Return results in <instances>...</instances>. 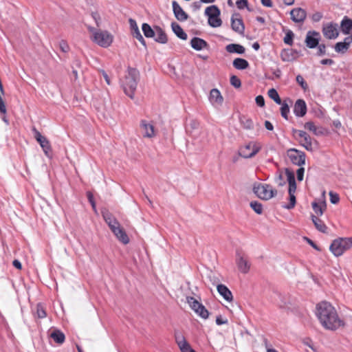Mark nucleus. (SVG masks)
<instances>
[{
  "label": "nucleus",
  "mask_w": 352,
  "mask_h": 352,
  "mask_svg": "<svg viewBox=\"0 0 352 352\" xmlns=\"http://www.w3.org/2000/svg\"><path fill=\"white\" fill-rule=\"evenodd\" d=\"M316 309V315L325 329L336 330L344 325V322L339 318L336 310L329 302L323 301L318 303Z\"/></svg>",
  "instance_id": "nucleus-1"
},
{
  "label": "nucleus",
  "mask_w": 352,
  "mask_h": 352,
  "mask_svg": "<svg viewBox=\"0 0 352 352\" xmlns=\"http://www.w3.org/2000/svg\"><path fill=\"white\" fill-rule=\"evenodd\" d=\"M140 80V72L136 68L129 67L127 75L123 82L122 87L126 95L133 98L138 82Z\"/></svg>",
  "instance_id": "nucleus-2"
},
{
  "label": "nucleus",
  "mask_w": 352,
  "mask_h": 352,
  "mask_svg": "<svg viewBox=\"0 0 352 352\" xmlns=\"http://www.w3.org/2000/svg\"><path fill=\"white\" fill-rule=\"evenodd\" d=\"M89 32L93 34V41L102 47H108L113 42V36L107 30H96L95 28L89 26Z\"/></svg>",
  "instance_id": "nucleus-3"
},
{
  "label": "nucleus",
  "mask_w": 352,
  "mask_h": 352,
  "mask_svg": "<svg viewBox=\"0 0 352 352\" xmlns=\"http://www.w3.org/2000/svg\"><path fill=\"white\" fill-rule=\"evenodd\" d=\"M352 247V238H338L333 240L329 247L330 251L335 256H340Z\"/></svg>",
  "instance_id": "nucleus-4"
},
{
  "label": "nucleus",
  "mask_w": 352,
  "mask_h": 352,
  "mask_svg": "<svg viewBox=\"0 0 352 352\" xmlns=\"http://www.w3.org/2000/svg\"><path fill=\"white\" fill-rule=\"evenodd\" d=\"M253 192L258 197L263 200H269L277 195V190L273 189L270 184L255 183L253 186Z\"/></svg>",
  "instance_id": "nucleus-5"
},
{
  "label": "nucleus",
  "mask_w": 352,
  "mask_h": 352,
  "mask_svg": "<svg viewBox=\"0 0 352 352\" xmlns=\"http://www.w3.org/2000/svg\"><path fill=\"white\" fill-rule=\"evenodd\" d=\"M287 156L294 165L302 166L305 164L306 155L302 151L290 148L287 150Z\"/></svg>",
  "instance_id": "nucleus-6"
},
{
  "label": "nucleus",
  "mask_w": 352,
  "mask_h": 352,
  "mask_svg": "<svg viewBox=\"0 0 352 352\" xmlns=\"http://www.w3.org/2000/svg\"><path fill=\"white\" fill-rule=\"evenodd\" d=\"M32 132L34 138L39 143L45 155L49 157H51L52 149L50 141L46 137L42 135L35 127H33Z\"/></svg>",
  "instance_id": "nucleus-7"
},
{
  "label": "nucleus",
  "mask_w": 352,
  "mask_h": 352,
  "mask_svg": "<svg viewBox=\"0 0 352 352\" xmlns=\"http://www.w3.org/2000/svg\"><path fill=\"white\" fill-rule=\"evenodd\" d=\"M292 133L294 135L298 134V137L301 138V140H298L300 146H303L308 151H313L312 138L307 132L293 129Z\"/></svg>",
  "instance_id": "nucleus-8"
},
{
  "label": "nucleus",
  "mask_w": 352,
  "mask_h": 352,
  "mask_svg": "<svg viewBox=\"0 0 352 352\" xmlns=\"http://www.w3.org/2000/svg\"><path fill=\"white\" fill-rule=\"evenodd\" d=\"M322 34L327 39H335L339 36L338 25L336 23H327L323 24Z\"/></svg>",
  "instance_id": "nucleus-9"
},
{
  "label": "nucleus",
  "mask_w": 352,
  "mask_h": 352,
  "mask_svg": "<svg viewBox=\"0 0 352 352\" xmlns=\"http://www.w3.org/2000/svg\"><path fill=\"white\" fill-rule=\"evenodd\" d=\"M230 20L232 30L241 35H244L245 25L241 14L238 12L232 14Z\"/></svg>",
  "instance_id": "nucleus-10"
},
{
  "label": "nucleus",
  "mask_w": 352,
  "mask_h": 352,
  "mask_svg": "<svg viewBox=\"0 0 352 352\" xmlns=\"http://www.w3.org/2000/svg\"><path fill=\"white\" fill-rule=\"evenodd\" d=\"M321 36L320 32L315 30H310L308 31L306 34L305 43L308 48L314 49L318 45Z\"/></svg>",
  "instance_id": "nucleus-11"
},
{
  "label": "nucleus",
  "mask_w": 352,
  "mask_h": 352,
  "mask_svg": "<svg viewBox=\"0 0 352 352\" xmlns=\"http://www.w3.org/2000/svg\"><path fill=\"white\" fill-rule=\"evenodd\" d=\"M260 150L259 147L249 143L239 149V155L244 158H250L254 156Z\"/></svg>",
  "instance_id": "nucleus-12"
},
{
  "label": "nucleus",
  "mask_w": 352,
  "mask_h": 352,
  "mask_svg": "<svg viewBox=\"0 0 352 352\" xmlns=\"http://www.w3.org/2000/svg\"><path fill=\"white\" fill-rule=\"evenodd\" d=\"M290 15L294 22L302 23L307 17V12L301 8H296L291 10Z\"/></svg>",
  "instance_id": "nucleus-13"
},
{
  "label": "nucleus",
  "mask_w": 352,
  "mask_h": 352,
  "mask_svg": "<svg viewBox=\"0 0 352 352\" xmlns=\"http://www.w3.org/2000/svg\"><path fill=\"white\" fill-rule=\"evenodd\" d=\"M236 263L238 269L243 274H247L250 269V264L248 263L239 252H236Z\"/></svg>",
  "instance_id": "nucleus-14"
},
{
  "label": "nucleus",
  "mask_w": 352,
  "mask_h": 352,
  "mask_svg": "<svg viewBox=\"0 0 352 352\" xmlns=\"http://www.w3.org/2000/svg\"><path fill=\"white\" fill-rule=\"evenodd\" d=\"M173 12L175 18L179 21H185L188 19V14L184 11L176 1L172 2Z\"/></svg>",
  "instance_id": "nucleus-15"
},
{
  "label": "nucleus",
  "mask_w": 352,
  "mask_h": 352,
  "mask_svg": "<svg viewBox=\"0 0 352 352\" xmlns=\"http://www.w3.org/2000/svg\"><path fill=\"white\" fill-rule=\"evenodd\" d=\"M307 104L304 100L298 99L294 107V113L297 117H303L307 113Z\"/></svg>",
  "instance_id": "nucleus-16"
},
{
  "label": "nucleus",
  "mask_w": 352,
  "mask_h": 352,
  "mask_svg": "<svg viewBox=\"0 0 352 352\" xmlns=\"http://www.w3.org/2000/svg\"><path fill=\"white\" fill-rule=\"evenodd\" d=\"M111 232L122 243L127 244L129 243V238L128 237L124 230L120 227V225L118 226V227L116 226V228H111Z\"/></svg>",
  "instance_id": "nucleus-17"
},
{
  "label": "nucleus",
  "mask_w": 352,
  "mask_h": 352,
  "mask_svg": "<svg viewBox=\"0 0 352 352\" xmlns=\"http://www.w3.org/2000/svg\"><path fill=\"white\" fill-rule=\"evenodd\" d=\"M210 102L214 104L221 105L223 102V98L218 89H212L210 92Z\"/></svg>",
  "instance_id": "nucleus-18"
},
{
  "label": "nucleus",
  "mask_w": 352,
  "mask_h": 352,
  "mask_svg": "<svg viewBox=\"0 0 352 352\" xmlns=\"http://www.w3.org/2000/svg\"><path fill=\"white\" fill-rule=\"evenodd\" d=\"M153 38L155 42L161 44H166L168 42V36L164 30L157 25L155 26V37Z\"/></svg>",
  "instance_id": "nucleus-19"
},
{
  "label": "nucleus",
  "mask_w": 352,
  "mask_h": 352,
  "mask_svg": "<svg viewBox=\"0 0 352 352\" xmlns=\"http://www.w3.org/2000/svg\"><path fill=\"white\" fill-rule=\"evenodd\" d=\"M190 45L197 51L207 49L209 47L208 43L205 40L199 37H193L190 41Z\"/></svg>",
  "instance_id": "nucleus-20"
},
{
  "label": "nucleus",
  "mask_w": 352,
  "mask_h": 352,
  "mask_svg": "<svg viewBox=\"0 0 352 352\" xmlns=\"http://www.w3.org/2000/svg\"><path fill=\"white\" fill-rule=\"evenodd\" d=\"M340 28L342 34H349L352 30V19L347 16H344L340 22Z\"/></svg>",
  "instance_id": "nucleus-21"
},
{
  "label": "nucleus",
  "mask_w": 352,
  "mask_h": 352,
  "mask_svg": "<svg viewBox=\"0 0 352 352\" xmlns=\"http://www.w3.org/2000/svg\"><path fill=\"white\" fill-rule=\"evenodd\" d=\"M219 294L228 302L233 300V296L231 291L225 285L219 284L217 287Z\"/></svg>",
  "instance_id": "nucleus-22"
},
{
  "label": "nucleus",
  "mask_w": 352,
  "mask_h": 352,
  "mask_svg": "<svg viewBox=\"0 0 352 352\" xmlns=\"http://www.w3.org/2000/svg\"><path fill=\"white\" fill-rule=\"evenodd\" d=\"M299 52L296 50H283L281 52V58L283 61H291L298 56Z\"/></svg>",
  "instance_id": "nucleus-23"
},
{
  "label": "nucleus",
  "mask_w": 352,
  "mask_h": 352,
  "mask_svg": "<svg viewBox=\"0 0 352 352\" xmlns=\"http://www.w3.org/2000/svg\"><path fill=\"white\" fill-rule=\"evenodd\" d=\"M140 126L144 131V137L153 138L155 136L154 126L153 124L148 123L146 120H142Z\"/></svg>",
  "instance_id": "nucleus-24"
},
{
  "label": "nucleus",
  "mask_w": 352,
  "mask_h": 352,
  "mask_svg": "<svg viewBox=\"0 0 352 352\" xmlns=\"http://www.w3.org/2000/svg\"><path fill=\"white\" fill-rule=\"evenodd\" d=\"M226 50L229 53H235L238 54H243L245 51V49L243 45L236 43H231L226 45Z\"/></svg>",
  "instance_id": "nucleus-25"
},
{
  "label": "nucleus",
  "mask_w": 352,
  "mask_h": 352,
  "mask_svg": "<svg viewBox=\"0 0 352 352\" xmlns=\"http://www.w3.org/2000/svg\"><path fill=\"white\" fill-rule=\"evenodd\" d=\"M171 28L173 32L177 35V37L182 40H186L188 36L186 33L183 30L182 27L176 22H172Z\"/></svg>",
  "instance_id": "nucleus-26"
},
{
  "label": "nucleus",
  "mask_w": 352,
  "mask_h": 352,
  "mask_svg": "<svg viewBox=\"0 0 352 352\" xmlns=\"http://www.w3.org/2000/svg\"><path fill=\"white\" fill-rule=\"evenodd\" d=\"M233 67L239 70L246 69L249 67L248 61L242 58H236L232 62Z\"/></svg>",
  "instance_id": "nucleus-27"
},
{
  "label": "nucleus",
  "mask_w": 352,
  "mask_h": 352,
  "mask_svg": "<svg viewBox=\"0 0 352 352\" xmlns=\"http://www.w3.org/2000/svg\"><path fill=\"white\" fill-rule=\"evenodd\" d=\"M311 219H312V221H313L316 228L318 231H320L322 233L327 232V227L320 219H319L318 217H317L316 216H315L314 214H311Z\"/></svg>",
  "instance_id": "nucleus-28"
},
{
  "label": "nucleus",
  "mask_w": 352,
  "mask_h": 352,
  "mask_svg": "<svg viewBox=\"0 0 352 352\" xmlns=\"http://www.w3.org/2000/svg\"><path fill=\"white\" fill-rule=\"evenodd\" d=\"M305 129L311 131L316 135H324V131L322 128H318L316 126L314 123L311 121L305 122L304 125Z\"/></svg>",
  "instance_id": "nucleus-29"
},
{
  "label": "nucleus",
  "mask_w": 352,
  "mask_h": 352,
  "mask_svg": "<svg viewBox=\"0 0 352 352\" xmlns=\"http://www.w3.org/2000/svg\"><path fill=\"white\" fill-rule=\"evenodd\" d=\"M311 205L314 211L318 216H321L327 208L326 202L324 201H322L320 203L314 201Z\"/></svg>",
  "instance_id": "nucleus-30"
},
{
  "label": "nucleus",
  "mask_w": 352,
  "mask_h": 352,
  "mask_svg": "<svg viewBox=\"0 0 352 352\" xmlns=\"http://www.w3.org/2000/svg\"><path fill=\"white\" fill-rule=\"evenodd\" d=\"M51 338H53L54 342L58 344H61L65 342V334L60 330H54L50 335Z\"/></svg>",
  "instance_id": "nucleus-31"
},
{
  "label": "nucleus",
  "mask_w": 352,
  "mask_h": 352,
  "mask_svg": "<svg viewBox=\"0 0 352 352\" xmlns=\"http://www.w3.org/2000/svg\"><path fill=\"white\" fill-rule=\"evenodd\" d=\"M204 14L206 16H212L217 17L220 16L221 11L217 6L212 5L206 8Z\"/></svg>",
  "instance_id": "nucleus-32"
},
{
  "label": "nucleus",
  "mask_w": 352,
  "mask_h": 352,
  "mask_svg": "<svg viewBox=\"0 0 352 352\" xmlns=\"http://www.w3.org/2000/svg\"><path fill=\"white\" fill-rule=\"evenodd\" d=\"M142 30L146 38L155 37V28L153 29L149 24L144 23L142 25Z\"/></svg>",
  "instance_id": "nucleus-33"
},
{
  "label": "nucleus",
  "mask_w": 352,
  "mask_h": 352,
  "mask_svg": "<svg viewBox=\"0 0 352 352\" xmlns=\"http://www.w3.org/2000/svg\"><path fill=\"white\" fill-rule=\"evenodd\" d=\"M240 122L245 129L250 130L254 128L253 121L245 116L240 117Z\"/></svg>",
  "instance_id": "nucleus-34"
},
{
  "label": "nucleus",
  "mask_w": 352,
  "mask_h": 352,
  "mask_svg": "<svg viewBox=\"0 0 352 352\" xmlns=\"http://www.w3.org/2000/svg\"><path fill=\"white\" fill-rule=\"evenodd\" d=\"M268 96L273 100L276 104H282V100L278 94V91L272 88L268 90L267 92Z\"/></svg>",
  "instance_id": "nucleus-35"
},
{
  "label": "nucleus",
  "mask_w": 352,
  "mask_h": 352,
  "mask_svg": "<svg viewBox=\"0 0 352 352\" xmlns=\"http://www.w3.org/2000/svg\"><path fill=\"white\" fill-rule=\"evenodd\" d=\"M208 17V23L209 25L212 28L220 27L222 24V21L219 16H207Z\"/></svg>",
  "instance_id": "nucleus-36"
},
{
  "label": "nucleus",
  "mask_w": 352,
  "mask_h": 352,
  "mask_svg": "<svg viewBox=\"0 0 352 352\" xmlns=\"http://www.w3.org/2000/svg\"><path fill=\"white\" fill-rule=\"evenodd\" d=\"M195 313L204 319H207L209 316V311L202 304L196 309Z\"/></svg>",
  "instance_id": "nucleus-37"
},
{
  "label": "nucleus",
  "mask_w": 352,
  "mask_h": 352,
  "mask_svg": "<svg viewBox=\"0 0 352 352\" xmlns=\"http://www.w3.org/2000/svg\"><path fill=\"white\" fill-rule=\"evenodd\" d=\"M296 198L294 193H289V203L283 206L284 208L291 210L295 207Z\"/></svg>",
  "instance_id": "nucleus-38"
},
{
  "label": "nucleus",
  "mask_w": 352,
  "mask_h": 352,
  "mask_svg": "<svg viewBox=\"0 0 352 352\" xmlns=\"http://www.w3.org/2000/svg\"><path fill=\"white\" fill-rule=\"evenodd\" d=\"M349 47L344 42H338L334 45L335 51L338 53L344 54Z\"/></svg>",
  "instance_id": "nucleus-39"
},
{
  "label": "nucleus",
  "mask_w": 352,
  "mask_h": 352,
  "mask_svg": "<svg viewBox=\"0 0 352 352\" xmlns=\"http://www.w3.org/2000/svg\"><path fill=\"white\" fill-rule=\"evenodd\" d=\"M294 32L291 30H288L285 33V36L283 38V41L287 45H292L294 43Z\"/></svg>",
  "instance_id": "nucleus-40"
},
{
  "label": "nucleus",
  "mask_w": 352,
  "mask_h": 352,
  "mask_svg": "<svg viewBox=\"0 0 352 352\" xmlns=\"http://www.w3.org/2000/svg\"><path fill=\"white\" fill-rule=\"evenodd\" d=\"M186 301L189 304L190 308L195 312L196 309L201 305V302L197 300L195 298L191 296L186 297Z\"/></svg>",
  "instance_id": "nucleus-41"
},
{
  "label": "nucleus",
  "mask_w": 352,
  "mask_h": 352,
  "mask_svg": "<svg viewBox=\"0 0 352 352\" xmlns=\"http://www.w3.org/2000/svg\"><path fill=\"white\" fill-rule=\"evenodd\" d=\"M281 107H280V113L281 116L285 119L288 120V114L289 113V107L285 100L282 102Z\"/></svg>",
  "instance_id": "nucleus-42"
},
{
  "label": "nucleus",
  "mask_w": 352,
  "mask_h": 352,
  "mask_svg": "<svg viewBox=\"0 0 352 352\" xmlns=\"http://www.w3.org/2000/svg\"><path fill=\"white\" fill-rule=\"evenodd\" d=\"M250 206L256 213L258 214L263 213V205L260 202L257 201H251Z\"/></svg>",
  "instance_id": "nucleus-43"
},
{
  "label": "nucleus",
  "mask_w": 352,
  "mask_h": 352,
  "mask_svg": "<svg viewBox=\"0 0 352 352\" xmlns=\"http://www.w3.org/2000/svg\"><path fill=\"white\" fill-rule=\"evenodd\" d=\"M285 173L287 175V182H288V184H294V183H296V179H295V175H294V173L292 170H291L289 168H285Z\"/></svg>",
  "instance_id": "nucleus-44"
},
{
  "label": "nucleus",
  "mask_w": 352,
  "mask_h": 352,
  "mask_svg": "<svg viewBox=\"0 0 352 352\" xmlns=\"http://www.w3.org/2000/svg\"><path fill=\"white\" fill-rule=\"evenodd\" d=\"M296 80L297 83L301 87V88L304 91H306L308 89V88H309L308 85L301 75H300V74L297 75Z\"/></svg>",
  "instance_id": "nucleus-45"
},
{
  "label": "nucleus",
  "mask_w": 352,
  "mask_h": 352,
  "mask_svg": "<svg viewBox=\"0 0 352 352\" xmlns=\"http://www.w3.org/2000/svg\"><path fill=\"white\" fill-rule=\"evenodd\" d=\"M36 315L38 318H44L46 317V311L41 303L36 305Z\"/></svg>",
  "instance_id": "nucleus-46"
},
{
  "label": "nucleus",
  "mask_w": 352,
  "mask_h": 352,
  "mask_svg": "<svg viewBox=\"0 0 352 352\" xmlns=\"http://www.w3.org/2000/svg\"><path fill=\"white\" fill-rule=\"evenodd\" d=\"M175 338L178 346H180L184 342H187L181 332L175 331Z\"/></svg>",
  "instance_id": "nucleus-47"
},
{
  "label": "nucleus",
  "mask_w": 352,
  "mask_h": 352,
  "mask_svg": "<svg viewBox=\"0 0 352 352\" xmlns=\"http://www.w3.org/2000/svg\"><path fill=\"white\" fill-rule=\"evenodd\" d=\"M230 82L235 88H239L241 86V81L236 76L232 75L230 77Z\"/></svg>",
  "instance_id": "nucleus-48"
},
{
  "label": "nucleus",
  "mask_w": 352,
  "mask_h": 352,
  "mask_svg": "<svg viewBox=\"0 0 352 352\" xmlns=\"http://www.w3.org/2000/svg\"><path fill=\"white\" fill-rule=\"evenodd\" d=\"M133 36L135 38H137L142 45H144L145 47H146V41L144 40V38H143L142 35L141 34L139 30H137L136 32H133Z\"/></svg>",
  "instance_id": "nucleus-49"
},
{
  "label": "nucleus",
  "mask_w": 352,
  "mask_h": 352,
  "mask_svg": "<svg viewBox=\"0 0 352 352\" xmlns=\"http://www.w3.org/2000/svg\"><path fill=\"white\" fill-rule=\"evenodd\" d=\"M179 347L182 352H196L192 349L188 342H184V344H182Z\"/></svg>",
  "instance_id": "nucleus-50"
},
{
  "label": "nucleus",
  "mask_w": 352,
  "mask_h": 352,
  "mask_svg": "<svg viewBox=\"0 0 352 352\" xmlns=\"http://www.w3.org/2000/svg\"><path fill=\"white\" fill-rule=\"evenodd\" d=\"M318 48V51L316 55L318 56H322L326 54V45L324 43H318V45L316 47Z\"/></svg>",
  "instance_id": "nucleus-51"
},
{
  "label": "nucleus",
  "mask_w": 352,
  "mask_h": 352,
  "mask_svg": "<svg viewBox=\"0 0 352 352\" xmlns=\"http://www.w3.org/2000/svg\"><path fill=\"white\" fill-rule=\"evenodd\" d=\"M330 201L333 204H336L340 201V197L338 194L333 192V191L329 192Z\"/></svg>",
  "instance_id": "nucleus-52"
},
{
  "label": "nucleus",
  "mask_w": 352,
  "mask_h": 352,
  "mask_svg": "<svg viewBox=\"0 0 352 352\" xmlns=\"http://www.w3.org/2000/svg\"><path fill=\"white\" fill-rule=\"evenodd\" d=\"M87 197L89 202L91 205L93 210L94 211H96V202L94 201L93 194L90 191H88V192H87Z\"/></svg>",
  "instance_id": "nucleus-53"
},
{
  "label": "nucleus",
  "mask_w": 352,
  "mask_h": 352,
  "mask_svg": "<svg viewBox=\"0 0 352 352\" xmlns=\"http://www.w3.org/2000/svg\"><path fill=\"white\" fill-rule=\"evenodd\" d=\"M105 222L108 224V226L111 230V228H116V226L118 227V226L120 225V223L118 221V220L114 217L110 218L109 219H108L107 221H105Z\"/></svg>",
  "instance_id": "nucleus-54"
},
{
  "label": "nucleus",
  "mask_w": 352,
  "mask_h": 352,
  "mask_svg": "<svg viewBox=\"0 0 352 352\" xmlns=\"http://www.w3.org/2000/svg\"><path fill=\"white\" fill-rule=\"evenodd\" d=\"M93 19L95 21L97 27H100L101 23V17L98 12H92L91 14Z\"/></svg>",
  "instance_id": "nucleus-55"
},
{
  "label": "nucleus",
  "mask_w": 352,
  "mask_h": 352,
  "mask_svg": "<svg viewBox=\"0 0 352 352\" xmlns=\"http://www.w3.org/2000/svg\"><path fill=\"white\" fill-rule=\"evenodd\" d=\"M236 5L239 10H242L245 8H248L249 6L248 0H237Z\"/></svg>",
  "instance_id": "nucleus-56"
},
{
  "label": "nucleus",
  "mask_w": 352,
  "mask_h": 352,
  "mask_svg": "<svg viewBox=\"0 0 352 352\" xmlns=\"http://www.w3.org/2000/svg\"><path fill=\"white\" fill-rule=\"evenodd\" d=\"M59 47H60V50L63 52H67L69 50V47L67 43L64 40H62L60 41Z\"/></svg>",
  "instance_id": "nucleus-57"
},
{
  "label": "nucleus",
  "mask_w": 352,
  "mask_h": 352,
  "mask_svg": "<svg viewBox=\"0 0 352 352\" xmlns=\"http://www.w3.org/2000/svg\"><path fill=\"white\" fill-rule=\"evenodd\" d=\"M101 213L104 221H107L108 219L113 217L112 214L105 208L101 211Z\"/></svg>",
  "instance_id": "nucleus-58"
},
{
  "label": "nucleus",
  "mask_w": 352,
  "mask_h": 352,
  "mask_svg": "<svg viewBox=\"0 0 352 352\" xmlns=\"http://www.w3.org/2000/svg\"><path fill=\"white\" fill-rule=\"evenodd\" d=\"M305 168L303 167H300L296 170L297 179L300 182L303 180L304 177Z\"/></svg>",
  "instance_id": "nucleus-59"
},
{
  "label": "nucleus",
  "mask_w": 352,
  "mask_h": 352,
  "mask_svg": "<svg viewBox=\"0 0 352 352\" xmlns=\"http://www.w3.org/2000/svg\"><path fill=\"white\" fill-rule=\"evenodd\" d=\"M255 101L258 107H263L265 106V99L263 96H257L255 98Z\"/></svg>",
  "instance_id": "nucleus-60"
},
{
  "label": "nucleus",
  "mask_w": 352,
  "mask_h": 352,
  "mask_svg": "<svg viewBox=\"0 0 352 352\" xmlns=\"http://www.w3.org/2000/svg\"><path fill=\"white\" fill-rule=\"evenodd\" d=\"M322 14L320 12H316L311 16V19L314 22H318L320 21L322 18Z\"/></svg>",
  "instance_id": "nucleus-61"
},
{
  "label": "nucleus",
  "mask_w": 352,
  "mask_h": 352,
  "mask_svg": "<svg viewBox=\"0 0 352 352\" xmlns=\"http://www.w3.org/2000/svg\"><path fill=\"white\" fill-rule=\"evenodd\" d=\"M130 28L131 29L132 33L133 32H136L137 30H139L136 21L133 19H129V20Z\"/></svg>",
  "instance_id": "nucleus-62"
},
{
  "label": "nucleus",
  "mask_w": 352,
  "mask_h": 352,
  "mask_svg": "<svg viewBox=\"0 0 352 352\" xmlns=\"http://www.w3.org/2000/svg\"><path fill=\"white\" fill-rule=\"evenodd\" d=\"M304 239L309 244L312 248L318 251H321V249L310 239L307 236L304 237Z\"/></svg>",
  "instance_id": "nucleus-63"
},
{
  "label": "nucleus",
  "mask_w": 352,
  "mask_h": 352,
  "mask_svg": "<svg viewBox=\"0 0 352 352\" xmlns=\"http://www.w3.org/2000/svg\"><path fill=\"white\" fill-rule=\"evenodd\" d=\"M228 322V320L223 318V317L221 315L217 316L216 318V324L217 325L227 324Z\"/></svg>",
  "instance_id": "nucleus-64"
}]
</instances>
